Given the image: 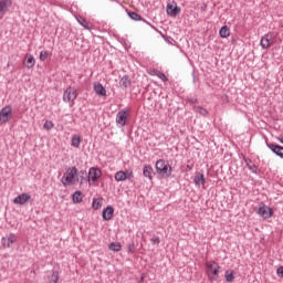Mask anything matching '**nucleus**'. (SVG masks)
Returning <instances> with one entry per match:
<instances>
[{
  "instance_id": "20",
  "label": "nucleus",
  "mask_w": 283,
  "mask_h": 283,
  "mask_svg": "<svg viewBox=\"0 0 283 283\" xmlns=\"http://www.w3.org/2000/svg\"><path fill=\"white\" fill-rule=\"evenodd\" d=\"M12 6L10 0H0V12H6Z\"/></svg>"
},
{
  "instance_id": "3",
  "label": "nucleus",
  "mask_w": 283,
  "mask_h": 283,
  "mask_svg": "<svg viewBox=\"0 0 283 283\" xmlns=\"http://www.w3.org/2000/svg\"><path fill=\"white\" fill-rule=\"evenodd\" d=\"M76 167H71L66 170L62 178V184L64 187H67V185H74L76 182V176H77Z\"/></svg>"
},
{
  "instance_id": "40",
  "label": "nucleus",
  "mask_w": 283,
  "mask_h": 283,
  "mask_svg": "<svg viewBox=\"0 0 283 283\" xmlns=\"http://www.w3.org/2000/svg\"><path fill=\"white\" fill-rule=\"evenodd\" d=\"M134 178V172L126 174V180Z\"/></svg>"
},
{
  "instance_id": "17",
  "label": "nucleus",
  "mask_w": 283,
  "mask_h": 283,
  "mask_svg": "<svg viewBox=\"0 0 283 283\" xmlns=\"http://www.w3.org/2000/svg\"><path fill=\"white\" fill-rule=\"evenodd\" d=\"M94 91L98 96H107V91L103 87V84L101 83L94 85Z\"/></svg>"
},
{
  "instance_id": "32",
  "label": "nucleus",
  "mask_w": 283,
  "mask_h": 283,
  "mask_svg": "<svg viewBox=\"0 0 283 283\" xmlns=\"http://www.w3.org/2000/svg\"><path fill=\"white\" fill-rule=\"evenodd\" d=\"M195 111L198 112V114H200L201 116L209 115V112L206 108H202L201 106L196 107Z\"/></svg>"
},
{
  "instance_id": "14",
  "label": "nucleus",
  "mask_w": 283,
  "mask_h": 283,
  "mask_svg": "<svg viewBox=\"0 0 283 283\" xmlns=\"http://www.w3.org/2000/svg\"><path fill=\"white\" fill-rule=\"evenodd\" d=\"M1 242L2 247H7L8 249H10V247H12L14 242H17V238L14 237V234H9L7 238H2Z\"/></svg>"
},
{
  "instance_id": "33",
  "label": "nucleus",
  "mask_w": 283,
  "mask_h": 283,
  "mask_svg": "<svg viewBox=\"0 0 283 283\" xmlns=\"http://www.w3.org/2000/svg\"><path fill=\"white\" fill-rule=\"evenodd\" d=\"M235 280V275L233 274V271L229 273V271L226 272V281L227 282H233Z\"/></svg>"
},
{
  "instance_id": "35",
  "label": "nucleus",
  "mask_w": 283,
  "mask_h": 283,
  "mask_svg": "<svg viewBox=\"0 0 283 283\" xmlns=\"http://www.w3.org/2000/svg\"><path fill=\"white\" fill-rule=\"evenodd\" d=\"M136 251V244L132 242L128 244V253H134Z\"/></svg>"
},
{
  "instance_id": "11",
  "label": "nucleus",
  "mask_w": 283,
  "mask_h": 283,
  "mask_svg": "<svg viewBox=\"0 0 283 283\" xmlns=\"http://www.w3.org/2000/svg\"><path fill=\"white\" fill-rule=\"evenodd\" d=\"M269 149L273 151L279 158H283V147L277 144H268Z\"/></svg>"
},
{
  "instance_id": "12",
  "label": "nucleus",
  "mask_w": 283,
  "mask_h": 283,
  "mask_svg": "<svg viewBox=\"0 0 283 283\" xmlns=\"http://www.w3.org/2000/svg\"><path fill=\"white\" fill-rule=\"evenodd\" d=\"M103 220H112L114 218V207L107 206L102 212Z\"/></svg>"
},
{
  "instance_id": "43",
  "label": "nucleus",
  "mask_w": 283,
  "mask_h": 283,
  "mask_svg": "<svg viewBox=\"0 0 283 283\" xmlns=\"http://www.w3.org/2000/svg\"><path fill=\"white\" fill-rule=\"evenodd\" d=\"M144 280H145V276H142V277H140V282H143Z\"/></svg>"
},
{
  "instance_id": "24",
  "label": "nucleus",
  "mask_w": 283,
  "mask_h": 283,
  "mask_svg": "<svg viewBox=\"0 0 283 283\" xmlns=\"http://www.w3.org/2000/svg\"><path fill=\"white\" fill-rule=\"evenodd\" d=\"M77 22L80 23V25H82L83 28H85V30H91V25L90 22H87V20H85V18L83 17H78L77 18Z\"/></svg>"
},
{
  "instance_id": "27",
  "label": "nucleus",
  "mask_w": 283,
  "mask_h": 283,
  "mask_svg": "<svg viewBox=\"0 0 283 283\" xmlns=\"http://www.w3.org/2000/svg\"><path fill=\"white\" fill-rule=\"evenodd\" d=\"M72 147H81V137L74 135L71 139Z\"/></svg>"
},
{
  "instance_id": "34",
  "label": "nucleus",
  "mask_w": 283,
  "mask_h": 283,
  "mask_svg": "<svg viewBox=\"0 0 283 283\" xmlns=\"http://www.w3.org/2000/svg\"><path fill=\"white\" fill-rule=\"evenodd\" d=\"M52 127H54V123L52 122H45L43 125V128L48 130L52 129Z\"/></svg>"
},
{
  "instance_id": "30",
  "label": "nucleus",
  "mask_w": 283,
  "mask_h": 283,
  "mask_svg": "<svg viewBox=\"0 0 283 283\" xmlns=\"http://www.w3.org/2000/svg\"><path fill=\"white\" fill-rule=\"evenodd\" d=\"M59 272L53 271L51 277H49V283H59Z\"/></svg>"
},
{
  "instance_id": "29",
  "label": "nucleus",
  "mask_w": 283,
  "mask_h": 283,
  "mask_svg": "<svg viewBox=\"0 0 283 283\" xmlns=\"http://www.w3.org/2000/svg\"><path fill=\"white\" fill-rule=\"evenodd\" d=\"M93 209L98 210L101 209V207H103V202L102 199H93V203H92Z\"/></svg>"
},
{
  "instance_id": "19",
  "label": "nucleus",
  "mask_w": 283,
  "mask_h": 283,
  "mask_svg": "<svg viewBox=\"0 0 283 283\" xmlns=\"http://www.w3.org/2000/svg\"><path fill=\"white\" fill-rule=\"evenodd\" d=\"M193 182H195V185H198V186L205 185V182H206L205 175L198 172V174L195 176V178H193Z\"/></svg>"
},
{
  "instance_id": "4",
  "label": "nucleus",
  "mask_w": 283,
  "mask_h": 283,
  "mask_svg": "<svg viewBox=\"0 0 283 283\" xmlns=\"http://www.w3.org/2000/svg\"><path fill=\"white\" fill-rule=\"evenodd\" d=\"M12 118V106L7 105L0 111V123H8Z\"/></svg>"
},
{
  "instance_id": "22",
  "label": "nucleus",
  "mask_w": 283,
  "mask_h": 283,
  "mask_svg": "<svg viewBox=\"0 0 283 283\" xmlns=\"http://www.w3.org/2000/svg\"><path fill=\"white\" fill-rule=\"evenodd\" d=\"M154 171V168H151V166H144V169H143V175L145 176V178H149V180H151V174Z\"/></svg>"
},
{
  "instance_id": "5",
  "label": "nucleus",
  "mask_w": 283,
  "mask_h": 283,
  "mask_svg": "<svg viewBox=\"0 0 283 283\" xmlns=\"http://www.w3.org/2000/svg\"><path fill=\"white\" fill-rule=\"evenodd\" d=\"M76 90L69 87L63 94V101L65 103H74V101H76Z\"/></svg>"
},
{
  "instance_id": "36",
  "label": "nucleus",
  "mask_w": 283,
  "mask_h": 283,
  "mask_svg": "<svg viewBox=\"0 0 283 283\" xmlns=\"http://www.w3.org/2000/svg\"><path fill=\"white\" fill-rule=\"evenodd\" d=\"M45 59H48V51H41L40 61H45Z\"/></svg>"
},
{
  "instance_id": "25",
  "label": "nucleus",
  "mask_w": 283,
  "mask_h": 283,
  "mask_svg": "<svg viewBox=\"0 0 283 283\" xmlns=\"http://www.w3.org/2000/svg\"><path fill=\"white\" fill-rule=\"evenodd\" d=\"M36 63V60H34V55H29L27 61H25V67L28 70H31V67Z\"/></svg>"
},
{
  "instance_id": "31",
  "label": "nucleus",
  "mask_w": 283,
  "mask_h": 283,
  "mask_svg": "<svg viewBox=\"0 0 283 283\" xmlns=\"http://www.w3.org/2000/svg\"><path fill=\"white\" fill-rule=\"evenodd\" d=\"M156 76H158V78H160L164 83H167V81H169V78H167V75H165V73L160 72V71H155Z\"/></svg>"
},
{
  "instance_id": "9",
  "label": "nucleus",
  "mask_w": 283,
  "mask_h": 283,
  "mask_svg": "<svg viewBox=\"0 0 283 283\" xmlns=\"http://www.w3.org/2000/svg\"><path fill=\"white\" fill-rule=\"evenodd\" d=\"M103 172H101V169L92 167L88 170V181L92 180L93 182H96V180L101 178Z\"/></svg>"
},
{
  "instance_id": "21",
  "label": "nucleus",
  "mask_w": 283,
  "mask_h": 283,
  "mask_svg": "<svg viewBox=\"0 0 283 283\" xmlns=\"http://www.w3.org/2000/svg\"><path fill=\"white\" fill-rule=\"evenodd\" d=\"M219 34L221 39H227L231 34V30L229 27L224 25L220 29Z\"/></svg>"
},
{
  "instance_id": "39",
  "label": "nucleus",
  "mask_w": 283,
  "mask_h": 283,
  "mask_svg": "<svg viewBox=\"0 0 283 283\" xmlns=\"http://www.w3.org/2000/svg\"><path fill=\"white\" fill-rule=\"evenodd\" d=\"M276 273H277V275H280V277H283V266H280V268L276 270Z\"/></svg>"
},
{
  "instance_id": "18",
  "label": "nucleus",
  "mask_w": 283,
  "mask_h": 283,
  "mask_svg": "<svg viewBox=\"0 0 283 283\" xmlns=\"http://www.w3.org/2000/svg\"><path fill=\"white\" fill-rule=\"evenodd\" d=\"M115 180L116 182H123L124 180H127V172L119 170L115 174Z\"/></svg>"
},
{
  "instance_id": "2",
  "label": "nucleus",
  "mask_w": 283,
  "mask_h": 283,
  "mask_svg": "<svg viewBox=\"0 0 283 283\" xmlns=\"http://www.w3.org/2000/svg\"><path fill=\"white\" fill-rule=\"evenodd\" d=\"M206 266L208 269V277L210 282H218V280L220 279V275H219L220 265H218V263L212 261V262H208Z\"/></svg>"
},
{
  "instance_id": "6",
  "label": "nucleus",
  "mask_w": 283,
  "mask_h": 283,
  "mask_svg": "<svg viewBox=\"0 0 283 283\" xmlns=\"http://www.w3.org/2000/svg\"><path fill=\"white\" fill-rule=\"evenodd\" d=\"M180 7H178V4L176 3V1H172L171 3H168L166 7V12L168 14V17H178V14H180Z\"/></svg>"
},
{
  "instance_id": "15",
  "label": "nucleus",
  "mask_w": 283,
  "mask_h": 283,
  "mask_svg": "<svg viewBox=\"0 0 283 283\" xmlns=\"http://www.w3.org/2000/svg\"><path fill=\"white\" fill-rule=\"evenodd\" d=\"M116 123H118V125H122L124 127V125L127 124V112L119 111L116 117Z\"/></svg>"
},
{
  "instance_id": "1",
  "label": "nucleus",
  "mask_w": 283,
  "mask_h": 283,
  "mask_svg": "<svg viewBox=\"0 0 283 283\" xmlns=\"http://www.w3.org/2000/svg\"><path fill=\"white\" fill-rule=\"evenodd\" d=\"M155 167L159 176H163V178H170L172 169L164 159L157 160Z\"/></svg>"
},
{
  "instance_id": "16",
  "label": "nucleus",
  "mask_w": 283,
  "mask_h": 283,
  "mask_svg": "<svg viewBox=\"0 0 283 283\" xmlns=\"http://www.w3.org/2000/svg\"><path fill=\"white\" fill-rule=\"evenodd\" d=\"M132 85V81L129 80L128 75H124L119 80V87H123L124 90H127Z\"/></svg>"
},
{
  "instance_id": "13",
  "label": "nucleus",
  "mask_w": 283,
  "mask_h": 283,
  "mask_svg": "<svg viewBox=\"0 0 283 283\" xmlns=\"http://www.w3.org/2000/svg\"><path fill=\"white\" fill-rule=\"evenodd\" d=\"M30 198H32L30 195L21 193L13 199V203L14 205H24L25 202H28V200H30Z\"/></svg>"
},
{
  "instance_id": "23",
  "label": "nucleus",
  "mask_w": 283,
  "mask_h": 283,
  "mask_svg": "<svg viewBox=\"0 0 283 283\" xmlns=\"http://www.w3.org/2000/svg\"><path fill=\"white\" fill-rule=\"evenodd\" d=\"M108 249L111 251H114L115 253H118V251H120V249H123V245H120V243H118V242H112V243H109Z\"/></svg>"
},
{
  "instance_id": "37",
  "label": "nucleus",
  "mask_w": 283,
  "mask_h": 283,
  "mask_svg": "<svg viewBox=\"0 0 283 283\" xmlns=\"http://www.w3.org/2000/svg\"><path fill=\"white\" fill-rule=\"evenodd\" d=\"M249 169L253 171V174H258V166H255L254 164L249 165Z\"/></svg>"
},
{
  "instance_id": "7",
  "label": "nucleus",
  "mask_w": 283,
  "mask_h": 283,
  "mask_svg": "<svg viewBox=\"0 0 283 283\" xmlns=\"http://www.w3.org/2000/svg\"><path fill=\"white\" fill-rule=\"evenodd\" d=\"M260 45L261 48H263V50H268V48H271V45H273V34L268 33L264 36H262Z\"/></svg>"
},
{
  "instance_id": "8",
  "label": "nucleus",
  "mask_w": 283,
  "mask_h": 283,
  "mask_svg": "<svg viewBox=\"0 0 283 283\" xmlns=\"http://www.w3.org/2000/svg\"><path fill=\"white\" fill-rule=\"evenodd\" d=\"M258 213L259 216H261V218L268 220V218H271V216H273V209H271L269 206H262L259 208Z\"/></svg>"
},
{
  "instance_id": "42",
  "label": "nucleus",
  "mask_w": 283,
  "mask_h": 283,
  "mask_svg": "<svg viewBox=\"0 0 283 283\" xmlns=\"http://www.w3.org/2000/svg\"><path fill=\"white\" fill-rule=\"evenodd\" d=\"M191 103H198V99H192Z\"/></svg>"
},
{
  "instance_id": "28",
  "label": "nucleus",
  "mask_w": 283,
  "mask_h": 283,
  "mask_svg": "<svg viewBox=\"0 0 283 283\" xmlns=\"http://www.w3.org/2000/svg\"><path fill=\"white\" fill-rule=\"evenodd\" d=\"M128 17L133 21H143V17H140V14H138L137 12H134V11L128 12Z\"/></svg>"
},
{
  "instance_id": "41",
  "label": "nucleus",
  "mask_w": 283,
  "mask_h": 283,
  "mask_svg": "<svg viewBox=\"0 0 283 283\" xmlns=\"http://www.w3.org/2000/svg\"><path fill=\"white\" fill-rule=\"evenodd\" d=\"M277 142L282 143V145H283V137H277Z\"/></svg>"
},
{
  "instance_id": "38",
  "label": "nucleus",
  "mask_w": 283,
  "mask_h": 283,
  "mask_svg": "<svg viewBox=\"0 0 283 283\" xmlns=\"http://www.w3.org/2000/svg\"><path fill=\"white\" fill-rule=\"evenodd\" d=\"M153 244H160V238L156 237L151 239Z\"/></svg>"
},
{
  "instance_id": "26",
  "label": "nucleus",
  "mask_w": 283,
  "mask_h": 283,
  "mask_svg": "<svg viewBox=\"0 0 283 283\" xmlns=\"http://www.w3.org/2000/svg\"><path fill=\"white\" fill-rule=\"evenodd\" d=\"M73 202H83V193L81 191H75L73 195Z\"/></svg>"
},
{
  "instance_id": "10",
  "label": "nucleus",
  "mask_w": 283,
  "mask_h": 283,
  "mask_svg": "<svg viewBox=\"0 0 283 283\" xmlns=\"http://www.w3.org/2000/svg\"><path fill=\"white\" fill-rule=\"evenodd\" d=\"M76 182H81V185H83V182H90V175L87 170H77Z\"/></svg>"
}]
</instances>
